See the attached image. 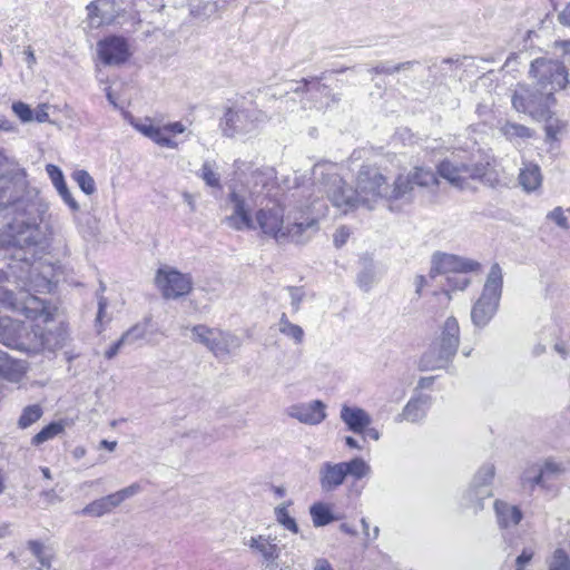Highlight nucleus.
I'll return each mask as SVG.
<instances>
[{
	"instance_id": "obj_1",
	"label": "nucleus",
	"mask_w": 570,
	"mask_h": 570,
	"mask_svg": "<svg viewBox=\"0 0 570 570\" xmlns=\"http://www.w3.org/2000/svg\"><path fill=\"white\" fill-rule=\"evenodd\" d=\"M317 191L326 195L333 206L347 213L358 206L373 208L380 199L387 202L411 198L410 178L399 175L393 185L376 169L364 166L358 171L355 189L346 188L334 163H318L313 167Z\"/></svg>"
},
{
	"instance_id": "obj_2",
	"label": "nucleus",
	"mask_w": 570,
	"mask_h": 570,
	"mask_svg": "<svg viewBox=\"0 0 570 570\" xmlns=\"http://www.w3.org/2000/svg\"><path fill=\"white\" fill-rule=\"evenodd\" d=\"M257 207L253 217V209H243L238 202L237 214L227 216L225 223L235 230H259L262 235L273 238L278 244H303L316 232L318 218L326 210L323 203L314 200L305 209L285 215L276 198Z\"/></svg>"
},
{
	"instance_id": "obj_3",
	"label": "nucleus",
	"mask_w": 570,
	"mask_h": 570,
	"mask_svg": "<svg viewBox=\"0 0 570 570\" xmlns=\"http://www.w3.org/2000/svg\"><path fill=\"white\" fill-rule=\"evenodd\" d=\"M233 167L236 183L228 196L232 214H237L238 200L243 209L248 210L277 198V175L273 167L254 168L252 163L242 159H236Z\"/></svg>"
},
{
	"instance_id": "obj_4",
	"label": "nucleus",
	"mask_w": 570,
	"mask_h": 570,
	"mask_svg": "<svg viewBox=\"0 0 570 570\" xmlns=\"http://www.w3.org/2000/svg\"><path fill=\"white\" fill-rule=\"evenodd\" d=\"M460 345V326L455 317L445 320L439 335L432 341L429 348L419 361L421 371H435L448 368L456 355Z\"/></svg>"
},
{
	"instance_id": "obj_5",
	"label": "nucleus",
	"mask_w": 570,
	"mask_h": 570,
	"mask_svg": "<svg viewBox=\"0 0 570 570\" xmlns=\"http://www.w3.org/2000/svg\"><path fill=\"white\" fill-rule=\"evenodd\" d=\"M0 342L8 347L27 353H38L47 345L46 334L40 325L11 318L0 320Z\"/></svg>"
},
{
	"instance_id": "obj_6",
	"label": "nucleus",
	"mask_w": 570,
	"mask_h": 570,
	"mask_svg": "<svg viewBox=\"0 0 570 570\" xmlns=\"http://www.w3.org/2000/svg\"><path fill=\"white\" fill-rule=\"evenodd\" d=\"M503 287V273L498 263H494L487 276L481 295L471 309V321L474 326L483 328L498 312Z\"/></svg>"
},
{
	"instance_id": "obj_7",
	"label": "nucleus",
	"mask_w": 570,
	"mask_h": 570,
	"mask_svg": "<svg viewBox=\"0 0 570 570\" xmlns=\"http://www.w3.org/2000/svg\"><path fill=\"white\" fill-rule=\"evenodd\" d=\"M371 465L360 456L345 462L325 461L318 466V483L324 492L337 490L351 476L354 481L370 476Z\"/></svg>"
},
{
	"instance_id": "obj_8",
	"label": "nucleus",
	"mask_w": 570,
	"mask_h": 570,
	"mask_svg": "<svg viewBox=\"0 0 570 570\" xmlns=\"http://www.w3.org/2000/svg\"><path fill=\"white\" fill-rule=\"evenodd\" d=\"M556 104L553 91L539 88H531L527 85H519L512 96V106L519 111L529 115L534 120L541 121L547 118L550 108Z\"/></svg>"
},
{
	"instance_id": "obj_9",
	"label": "nucleus",
	"mask_w": 570,
	"mask_h": 570,
	"mask_svg": "<svg viewBox=\"0 0 570 570\" xmlns=\"http://www.w3.org/2000/svg\"><path fill=\"white\" fill-rule=\"evenodd\" d=\"M0 304L31 321L41 318L43 323H48L52 320L47 303L27 291L14 294L9 289H0Z\"/></svg>"
},
{
	"instance_id": "obj_10",
	"label": "nucleus",
	"mask_w": 570,
	"mask_h": 570,
	"mask_svg": "<svg viewBox=\"0 0 570 570\" xmlns=\"http://www.w3.org/2000/svg\"><path fill=\"white\" fill-rule=\"evenodd\" d=\"M530 77L537 82V86L543 90H560L568 82V72L564 65L554 59L540 57L531 62Z\"/></svg>"
},
{
	"instance_id": "obj_11",
	"label": "nucleus",
	"mask_w": 570,
	"mask_h": 570,
	"mask_svg": "<svg viewBox=\"0 0 570 570\" xmlns=\"http://www.w3.org/2000/svg\"><path fill=\"white\" fill-rule=\"evenodd\" d=\"M488 168L489 163L470 166L456 159H445L439 165L438 173L452 186L463 189L468 186L469 180H482L487 176Z\"/></svg>"
},
{
	"instance_id": "obj_12",
	"label": "nucleus",
	"mask_w": 570,
	"mask_h": 570,
	"mask_svg": "<svg viewBox=\"0 0 570 570\" xmlns=\"http://www.w3.org/2000/svg\"><path fill=\"white\" fill-rule=\"evenodd\" d=\"M265 119V115L254 108L230 107L220 120V128L226 137L252 132L257 124Z\"/></svg>"
},
{
	"instance_id": "obj_13",
	"label": "nucleus",
	"mask_w": 570,
	"mask_h": 570,
	"mask_svg": "<svg viewBox=\"0 0 570 570\" xmlns=\"http://www.w3.org/2000/svg\"><path fill=\"white\" fill-rule=\"evenodd\" d=\"M155 283L166 299L186 296L193 289V278L175 268L165 266L157 271Z\"/></svg>"
},
{
	"instance_id": "obj_14",
	"label": "nucleus",
	"mask_w": 570,
	"mask_h": 570,
	"mask_svg": "<svg viewBox=\"0 0 570 570\" xmlns=\"http://www.w3.org/2000/svg\"><path fill=\"white\" fill-rule=\"evenodd\" d=\"M480 268L476 261L461 256L435 253L431 258L430 277L435 278L439 275L452 276L458 273L474 272Z\"/></svg>"
},
{
	"instance_id": "obj_15",
	"label": "nucleus",
	"mask_w": 570,
	"mask_h": 570,
	"mask_svg": "<svg viewBox=\"0 0 570 570\" xmlns=\"http://www.w3.org/2000/svg\"><path fill=\"white\" fill-rule=\"evenodd\" d=\"M98 57L107 66H119L130 57V49L126 38L109 36L97 43Z\"/></svg>"
},
{
	"instance_id": "obj_16",
	"label": "nucleus",
	"mask_w": 570,
	"mask_h": 570,
	"mask_svg": "<svg viewBox=\"0 0 570 570\" xmlns=\"http://www.w3.org/2000/svg\"><path fill=\"white\" fill-rule=\"evenodd\" d=\"M87 10L90 26L99 28L115 22L125 8L116 0H95L87 6Z\"/></svg>"
},
{
	"instance_id": "obj_17",
	"label": "nucleus",
	"mask_w": 570,
	"mask_h": 570,
	"mask_svg": "<svg viewBox=\"0 0 570 570\" xmlns=\"http://www.w3.org/2000/svg\"><path fill=\"white\" fill-rule=\"evenodd\" d=\"M27 193L28 183L24 171L12 178L0 177V207H8L23 200Z\"/></svg>"
},
{
	"instance_id": "obj_18",
	"label": "nucleus",
	"mask_w": 570,
	"mask_h": 570,
	"mask_svg": "<svg viewBox=\"0 0 570 570\" xmlns=\"http://www.w3.org/2000/svg\"><path fill=\"white\" fill-rule=\"evenodd\" d=\"M325 404L320 401H311L307 403H297L286 409V414L301 423L308 425H317L326 417Z\"/></svg>"
},
{
	"instance_id": "obj_19",
	"label": "nucleus",
	"mask_w": 570,
	"mask_h": 570,
	"mask_svg": "<svg viewBox=\"0 0 570 570\" xmlns=\"http://www.w3.org/2000/svg\"><path fill=\"white\" fill-rule=\"evenodd\" d=\"M130 125L145 137L151 139L155 144L160 147L170 149L178 148V142L164 135V129L160 126H155L150 118L137 119L132 116H128Z\"/></svg>"
},
{
	"instance_id": "obj_20",
	"label": "nucleus",
	"mask_w": 570,
	"mask_h": 570,
	"mask_svg": "<svg viewBox=\"0 0 570 570\" xmlns=\"http://www.w3.org/2000/svg\"><path fill=\"white\" fill-rule=\"evenodd\" d=\"M432 405V397L428 394H419L409 400L406 405L403 407L402 413L399 414L397 421H407L411 423L422 422L428 411Z\"/></svg>"
},
{
	"instance_id": "obj_21",
	"label": "nucleus",
	"mask_w": 570,
	"mask_h": 570,
	"mask_svg": "<svg viewBox=\"0 0 570 570\" xmlns=\"http://www.w3.org/2000/svg\"><path fill=\"white\" fill-rule=\"evenodd\" d=\"M497 523L500 529L509 530L517 527L523 519V513L518 505L503 500H495L493 504Z\"/></svg>"
},
{
	"instance_id": "obj_22",
	"label": "nucleus",
	"mask_w": 570,
	"mask_h": 570,
	"mask_svg": "<svg viewBox=\"0 0 570 570\" xmlns=\"http://www.w3.org/2000/svg\"><path fill=\"white\" fill-rule=\"evenodd\" d=\"M341 420L353 433L362 434L372 423L371 415L361 407L343 405L340 413Z\"/></svg>"
},
{
	"instance_id": "obj_23",
	"label": "nucleus",
	"mask_w": 570,
	"mask_h": 570,
	"mask_svg": "<svg viewBox=\"0 0 570 570\" xmlns=\"http://www.w3.org/2000/svg\"><path fill=\"white\" fill-rule=\"evenodd\" d=\"M495 475V466L492 463H484L474 474L470 484H473V491L481 499L492 497L490 484Z\"/></svg>"
},
{
	"instance_id": "obj_24",
	"label": "nucleus",
	"mask_w": 570,
	"mask_h": 570,
	"mask_svg": "<svg viewBox=\"0 0 570 570\" xmlns=\"http://www.w3.org/2000/svg\"><path fill=\"white\" fill-rule=\"evenodd\" d=\"M518 180L524 191L532 193L538 190L543 180L541 168L533 163H523Z\"/></svg>"
},
{
	"instance_id": "obj_25",
	"label": "nucleus",
	"mask_w": 570,
	"mask_h": 570,
	"mask_svg": "<svg viewBox=\"0 0 570 570\" xmlns=\"http://www.w3.org/2000/svg\"><path fill=\"white\" fill-rule=\"evenodd\" d=\"M271 538L264 535L252 537L248 546L262 554L264 560L269 564L278 559L281 548Z\"/></svg>"
},
{
	"instance_id": "obj_26",
	"label": "nucleus",
	"mask_w": 570,
	"mask_h": 570,
	"mask_svg": "<svg viewBox=\"0 0 570 570\" xmlns=\"http://www.w3.org/2000/svg\"><path fill=\"white\" fill-rule=\"evenodd\" d=\"M240 346L242 340L237 335L219 330L216 346L214 347V355L216 357H224L234 353Z\"/></svg>"
},
{
	"instance_id": "obj_27",
	"label": "nucleus",
	"mask_w": 570,
	"mask_h": 570,
	"mask_svg": "<svg viewBox=\"0 0 570 570\" xmlns=\"http://www.w3.org/2000/svg\"><path fill=\"white\" fill-rule=\"evenodd\" d=\"M191 340L199 344H203L214 354V347L216 346L217 335H219V328H212L206 325H196L191 327Z\"/></svg>"
},
{
	"instance_id": "obj_28",
	"label": "nucleus",
	"mask_w": 570,
	"mask_h": 570,
	"mask_svg": "<svg viewBox=\"0 0 570 570\" xmlns=\"http://www.w3.org/2000/svg\"><path fill=\"white\" fill-rule=\"evenodd\" d=\"M115 508H117V504L114 501L111 494H109L87 504L80 511V514L100 518L107 513H110Z\"/></svg>"
},
{
	"instance_id": "obj_29",
	"label": "nucleus",
	"mask_w": 570,
	"mask_h": 570,
	"mask_svg": "<svg viewBox=\"0 0 570 570\" xmlns=\"http://www.w3.org/2000/svg\"><path fill=\"white\" fill-rule=\"evenodd\" d=\"M402 176L410 178L411 191L413 190L414 185L420 187H430L436 185L439 181L436 174L432 169L423 166L414 167L412 174Z\"/></svg>"
},
{
	"instance_id": "obj_30",
	"label": "nucleus",
	"mask_w": 570,
	"mask_h": 570,
	"mask_svg": "<svg viewBox=\"0 0 570 570\" xmlns=\"http://www.w3.org/2000/svg\"><path fill=\"white\" fill-rule=\"evenodd\" d=\"M278 331L281 334L292 340L296 345H301L304 342V330L299 325L292 323L285 313L279 317Z\"/></svg>"
},
{
	"instance_id": "obj_31",
	"label": "nucleus",
	"mask_w": 570,
	"mask_h": 570,
	"mask_svg": "<svg viewBox=\"0 0 570 570\" xmlns=\"http://www.w3.org/2000/svg\"><path fill=\"white\" fill-rule=\"evenodd\" d=\"M27 546L30 552L40 563L39 570H50L55 557L53 553L42 542L38 540H29L27 542Z\"/></svg>"
},
{
	"instance_id": "obj_32",
	"label": "nucleus",
	"mask_w": 570,
	"mask_h": 570,
	"mask_svg": "<svg viewBox=\"0 0 570 570\" xmlns=\"http://www.w3.org/2000/svg\"><path fill=\"white\" fill-rule=\"evenodd\" d=\"M546 121V137L547 140L558 141L560 140L567 132V122L552 117L551 112L543 119Z\"/></svg>"
},
{
	"instance_id": "obj_33",
	"label": "nucleus",
	"mask_w": 570,
	"mask_h": 570,
	"mask_svg": "<svg viewBox=\"0 0 570 570\" xmlns=\"http://www.w3.org/2000/svg\"><path fill=\"white\" fill-rule=\"evenodd\" d=\"M22 374V366L0 350V375L9 381H17Z\"/></svg>"
},
{
	"instance_id": "obj_34",
	"label": "nucleus",
	"mask_w": 570,
	"mask_h": 570,
	"mask_svg": "<svg viewBox=\"0 0 570 570\" xmlns=\"http://www.w3.org/2000/svg\"><path fill=\"white\" fill-rule=\"evenodd\" d=\"M150 318L146 317L142 322H139L131 326L121 335V340L126 345H132L139 340H142L149 328Z\"/></svg>"
},
{
	"instance_id": "obj_35",
	"label": "nucleus",
	"mask_w": 570,
	"mask_h": 570,
	"mask_svg": "<svg viewBox=\"0 0 570 570\" xmlns=\"http://www.w3.org/2000/svg\"><path fill=\"white\" fill-rule=\"evenodd\" d=\"M198 176L212 188H222L220 176L215 170V163L205 160L199 169Z\"/></svg>"
},
{
	"instance_id": "obj_36",
	"label": "nucleus",
	"mask_w": 570,
	"mask_h": 570,
	"mask_svg": "<svg viewBox=\"0 0 570 570\" xmlns=\"http://www.w3.org/2000/svg\"><path fill=\"white\" fill-rule=\"evenodd\" d=\"M309 513L315 527H324L334 520L330 508L323 503L313 504L309 509Z\"/></svg>"
},
{
	"instance_id": "obj_37",
	"label": "nucleus",
	"mask_w": 570,
	"mask_h": 570,
	"mask_svg": "<svg viewBox=\"0 0 570 570\" xmlns=\"http://www.w3.org/2000/svg\"><path fill=\"white\" fill-rule=\"evenodd\" d=\"M501 132L510 140L515 138L525 139L533 136V130L529 127L509 121L501 127Z\"/></svg>"
},
{
	"instance_id": "obj_38",
	"label": "nucleus",
	"mask_w": 570,
	"mask_h": 570,
	"mask_svg": "<svg viewBox=\"0 0 570 570\" xmlns=\"http://www.w3.org/2000/svg\"><path fill=\"white\" fill-rule=\"evenodd\" d=\"M566 471L564 465L561 462H558L553 459H547L542 465H540V471L538 472V475L535 476V481L554 478L560 475Z\"/></svg>"
},
{
	"instance_id": "obj_39",
	"label": "nucleus",
	"mask_w": 570,
	"mask_h": 570,
	"mask_svg": "<svg viewBox=\"0 0 570 570\" xmlns=\"http://www.w3.org/2000/svg\"><path fill=\"white\" fill-rule=\"evenodd\" d=\"M63 431V425L59 422H52L45 426L32 438V444L39 445L48 440L53 439Z\"/></svg>"
},
{
	"instance_id": "obj_40",
	"label": "nucleus",
	"mask_w": 570,
	"mask_h": 570,
	"mask_svg": "<svg viewBox=\"0 0 570 570\" xmlns=\"http://www.w3.org/2000/svg\"><path fill=\"white\" fill-rule=\"evenodd\" d=\"M72 179L86 195H92L96 191L95 180L88 171L82 169L75 170Z\"/></svg>"
},
{
	"instance_id": "obj_41",
	"label": "nucleus",
	"mask_w": 570,
	"mask_h": 570,
	"mask_svg": "<svg viewBox=\"0 0 570 570\" xmlns=\"http://www.w3.org/2000/svg\"><path fill=\"white\" fill-rule=\"evenodd\" d=\"M42 415V409L40 405H29L23 409L22 414L19 419V426L21 429H27L35 422H37Z\"/></svg>"
},
{
	"instance_id": "obj_42",
	"label": "nucleus",
	"mask_w": 570,
	"mask_h": 570,
	"mask_svg": "<svg viewBox=\"0 0 570 570\" xmlns=\"http://www.w3.org/2000/svg\"><path fill=\"white\" fill-rule=\"evenodd\" d=\"M540 471V464H532L528 466L521 476V485L523 489H529L532 491L535 485H544L543 480L535 481V476L538 475V472Z\"/></svg>"
},
{
	"instance_id": "obj_43",
	"label": "nucleus",
	"mask_w": 570,
	"mask_h": 570,
	"mask_svg": "<svg viewBox=\"0 0 570 570\" xmlns=\"http://www.w3.org/2000/svg\"><path fill=\"white\" fill-rule=\"evenodd\" d=\"M549 570H570V559L563 549H556L550 561Z\"/></svg>"
},
{
	"instance_id": "obj_44",
	"label": "nucleus",
	"mask_w": 570,
	"mask_h": 570,
	"mask_svg": "<svg viewBox=\"0 0 570 570\" xmlns=\"http://www.w3.org/2000/svg\"><path fill=\"white\" fill-rule=\"evenodd\" d=\"M485 499H481L476 495L475 491H473V484H470L468 490L463 495V504L466 509H471L473 513H478L483 509V502Z\"/></svg>"
},
{
	"instance_id": "obj_45",
	"label": "nucleus",
	"mask_w": 570,
	"mask_h": 570,
	"mask_svg": "<svg viewBox=\"0 0 570 570\" xmlns=\"http://www.w3.org/2000/svg\"><path fill=\"white\" fill-rule=\"evenodd\" d=\"M275 515H276V520L278 521V523H281L285 529H287L294 533L298 532L296 521L294 520V518H292L288 514L286 507H284V505L277 507L275 509Z\"/></svg>"
},
{
	"instance_id": "obj_46",
	"label": "nucleus",
	"mask_w": 570,
	"mask_h": 570,
	"mask_svg": "<svg viewBox=\"0 0 570 570\" xmlns=\"http://www.w3.org/2000/svg\"><path fill=\"white\" fill-rule=\"evenodd\" d=\"M141 491L139 483H132L115 493H111L114 501L119 507L125 500L138 494Z\"/></svg>"
},
{
	"instance_id": "obj_47",
	"label": "nucleus",
	"mask_w": 570,
	"mask_h": 570,
	"mask_svg": "<svg viewBox=\"0 0 570 570\" xmlns=\"http://www.w3.org/2000/svg\"><path fill=\"white\" fill-rule=\"evenodd\" d=\"M11 108L21 122L27 124L33 120V110L26 102L16 101Z\"/></svg>"
},
{
	"instance_id": "obj_48",
	"label": "nucleus",
	"mask_w": 570,
	"mask_h": 570,
	"mask_svg": "<svg viewBox=\"0 0 570 570\" xmlns=\"http://www.w3.org/2000/svg\"><path fill=\"white\" fill-rule=\"evenodd\" d=\"M411 66L410 61L397 63V65H391L387 62H381L377 66L373 68V71L375 73H389L392 75L394 72L404 70Z\"/></svg>"
},
{
	"instance_id": "obj_49",
	"label": "nucleus",
	"mask_w": 570,
	"mask_h": 570,
	"mask_svg": "<svg viewBox=\"0 0 570 570\" xmlns=\"http://www.w3.org/2000/svg\"><path fill=\"white\" fill-rule=\"evenodd\" d=\"M289 298H291V306L293 308V312H298L301 304L305 297V291L303 287L297 286H289L287 287Z\"/></svg>"
},
{
	"instance_id": "obj_50",
	"label": "nucleus",
	"mask_w": 570,
	"mask_h": 570,
	"mask_svg": "<svg viewBox=\"0 0 570 570\" xmlns=\"http://www.w3.org/2000/svg\"><path fill=\"white\" fill-rule=\"evenodd\" d=\"M46 171H47L48 176L50 177V179H51L53 186L56 187V189H59L62 186L67 185L66 181H65V177H63L62 171L56 165L48 164L46 166Z\"/></svg>"
},
{
	"instance_id": "obj_51",
	"label": "nucleus",
	"mask_w": 570,
	"mask_h": 570,
	"mask_svg": "<svg viewBox=\"0 0 570 570\" xmlns=\"http://www.w3.org/2000/svg\"><path fill=\"white\" fill-rule=\"evenodd\" d=\"M466 273H458L452 276H446L449 286L452 289L463 291L470 283V279L465 276Z\"/></svg>"
},
{
	"instance_id": "obj_52",
	"label": "nucleus",
	"mask_w": 570,
	"mask_h": 570,
	"mask_svg": "<svg viewBox=\"0 0 570 570\" xmlns=\"http://www.w3.org/2000/svg\"><path fill=\"white\" fill-rule=\"evenodd\" d=\"M547 217L561 228L567 229L569 227L567 216L561 207H556Z\"/></svg>"
},
{
	"instance_id": "obj_53",
	"label": "nucleus",
	"mask_w": 570,
	"mask_h": 570,
	"mask_svg": "<svg viewBox=\"0 0 570 570\" xmlns=\"http://www.w3.org/2000/svg\"><path fill=\"white\" fill-rule=\"evenodd\" d=\"M357 283L362 289L368 291L374 283L373 272L371 269H365L361 272L357 276Z\"/></svg>"
},
{
	"instance_id": "obj_54",
	"label": "nucleus",
	"mask_w": 570,
	"mask_h": 570,
	"mask_svg": "<svg viewBox=\"0 0 570 570\" xmlns=\"http://www.w3.org/2000/svg\"><path fill=\"white\" fill-rule=\"evenodd\" d=\"M351 236V230L346 226H341L336 229L334 234V244L337 248L342 247L346 244L347 239Z\"/></svg>"
},
{
	"instance_id": "obj_55",
	"label": "nucleus",
	"mask_w": 570,
	"mask_h": 570,
	"mask_svg": "<svg viewBox=\"0 0 570 570\" xmlns=\"http://www.w3.org/2000/svg\"><path fill=\"white\" fill-rule=\"evenodd\" d=\"M63 202L70 207L71 210L77 212L79 209V205L76 202V199L72 197L71 193L69 191L67 185L62 186L61 188L57 189Z\"/></svg>"
},
{
	"instance_id": "obj_56",
	"label": "nucleus",
	"mask_w": 570,
	"mask_h": 570,
	"mask_svg": "<svg viewBox=\"0 0 570 570\" xmlns=\"http://www.w3.org/2000/svg\"><path fill=\"white\" fill-rule=\"evenodd\" d=\"M161 129H164V135L168 137H170L169 135L175 136L184 134L187 130L186 126L180 121L169 122L163 126Z\"/></svg>"
},
{
	"instance_id": "obj_57",
	"label": "nucleus",
	"mask_w": 570,
	"mask_h": 570,
	"mask_svg": "<svg viewBox=\"0 0 570 570\" xmlns=\"http://www.w3.org/2000/svg\"><path fill=\"white\" fill-rule=\"evenodd\" d=\"M296 87H292L291 90L294 92H298L301 90L311 91L312 89H320L321 83L318 81H309L306 79H303L299 82H295Z\"/></svg>"
},
{
	"instance_id": "obj_58",
	"label": "nucleus",
	"mask_w": 570,
	"mask_h": 570,
	"mask_svg": "<svg viewBox=\"0 0 570 570\" xmlns=\"http://www.w3.org/2000/svg\"><path fill=\"white\" fill-rule=\"evenodd\" d=\"M49 105L41 104L33 110V120L38 122H47L49 121L48 114Z\"/></svg>"
},
{
	"instance_id": "obj_59",
	"label": "nucleus",
	"mask_w": 570,
	"mask_h": 570,
	"mask_svg": "<svg viewBox=\"0 0 570 570\" xmlns=\"http://www.w3.org/2000/svg\"><path fill=\"white\" fill-rule=\"evenodd\" d=\"M430 274L428 276L425 275H416L414 278V286H415V294L417 296H421L423 293L424 287L430 285Z\"/></svg>"
},
{
	"instance_id": "obj_60",
	"label": "nucleus",
	"mask_w": 570,
	"mask_h": 570,
	"mask_svg": "<svg viewBox=\"0 0 570 570\" xmlns=\"http://www.w3.org/2000/svg\"><path fill=\"white\" fill-rule=\"evenodd\" d=\"M533 557V551L530 550V549H523L522 552L520 553V556H518L517 560H515V563H517V567L519 568H523L527 563H529L531 561Z\"/></svg>"
},
{
	"instance_id": "obj_61",
	"label": "nucleus",
	"mask_w": 570,
	"mask_h": 570,
	"mask_svg": "<svg viewBox=\"0 0 570 570\" xmlns=\"http://www.w3.org/2000/svg\"><path fill=\"white\" fill-rule=\"evenodd\" d=\"M361 524L363 529V534L367 540H375L379 537L380 529L379 527H374L373 535L370 534V524L365 518L361 519Z\"/></svg>"
},
{
	"instance_id": "obj_62",
	"label": "nucleus",
	"mask_w": 570,
	"mask_h": 570,
	"mask_svg": "<svg viewBox=\"0 0 570 570\" xmlns=\"http://www.w3.org/2000/svg\"><path fill=\"white\" fill-rule=\"evenodd\" d=\"M558 21L562 26L570 28V2L558 13Z\"/></svg>"
},
{
	"instance_id": "obj_63",
	"label": "nucleus",
	"mask_w": 570,
	"mask_h": 570,
	"mask_svg": "<svg viewBox=\"0 0 570 570\" xmlns=\"http://www.w3.org/2000/svg\"><path fill=\"white\" fill-rule=\"evenodd\" d=\"M125 345H126V344L122 342V340H121V338H119L117 342H115V343H114V344H112V345H111V346H110V347L105 352V356H106V358H108V360L114 358V357L118 354L119 350H120L122 346H125Z\"/></svg>"
},
{
	"instance_id": "obj_64",
	"label": "nucleus",
	"mask_w": 570,
	"mask_h": 570,
	"mask_svg": "<svg viewBox=\"0 0 570 570\" xmlns=\"http://www.w3.org/2000/svg\"><path fill=\"white\" fill-rule=\"evenodd\" d=\"M313 570H333V569L326 559H317L314 563Z\"/></svg>"
}]
</instances>
